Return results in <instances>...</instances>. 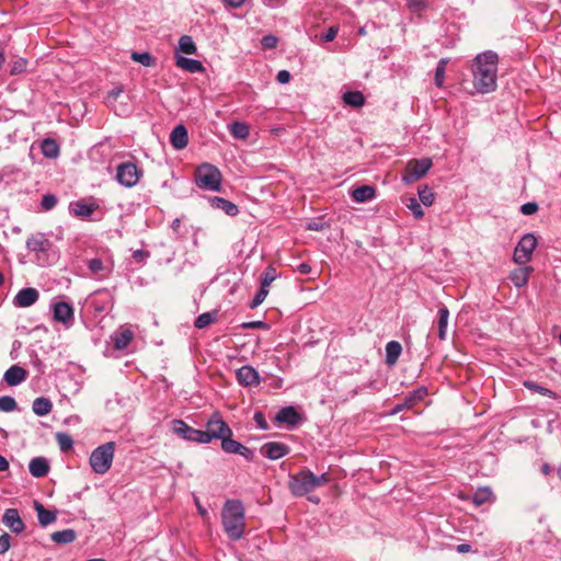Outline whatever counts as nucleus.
I'll return each instance as SVG.
<instances>
[{
  "instance_id": "f257e3e1",
  "label": "nucleus",
  "mask_w": 561,
  "mask_h": 561,
  "mask_svg": "<svg viewBox=\"0 0 561 561\" xmlns=\"http://www.w3.org/2000/svg\"><path fill=\"white\" fill-rule=\"evenodd\" d=\"M499 56L492 50L477 55L471 67L473 87L481 94L491 93L497 87Z\"/></svg>"
},
{
  "instance_id": "f03ea898",
  "label": "nucleus",
  "mask_w": 561,
  "mask_h": 561,
  "mask_svg": "<svg viewBox=\"0 0 561 561\" xmlns=\"http://www.w3.org/2000/svg\"><path fill=\"white\" fill-rule=\"evenodd\" d=\"M222 528L232 541L240 540L245 531V510L240 500H227L221 510Z\"/></svg>"
},
{
  "instance_id": "7ed1b4c3",
  "label": "nucleus",
  "mask_w": 561,
  "mask_h": 561,
  "mask_svg": "<svg viewBox=\"0 0 561 561\" xmlns=\"http://www.w3.org/2000/svg\"><path fill=\"white\" fill-rule=\"evenodd\" d=\"M115 447L116 445L114 442H107L100 445L91 453L89 463L94 473L104 474L111 469L114 459Z\"/></svg>"
},
{
  "instance_id": "20e7f679",
  "label": "nucleus",
  "mask_w": 561,
  "mask_h": 561,
  "mask_svg": "<svg viewBox=\"0 0 561 561\" xmlns=\"http://www.w3.org/2000/svg\"><path fill=\"white\" fill-rule=\"evenodd\" d=\"M222 175L219 169L210 163L199 165L195 171V183L202 190L219 192Z\"/></svg>"
},
{
  "instance_id": "39448f33",
  "label": "nucleus",
  "mask_w": 561,
  "mask_h": 561,
  "mask_svg": "<svg viewBox=\"0 0 561 561\" xmlns=\"http://www.w3.org/2000/svg\"><path fill=\"white\" fill-rule=\"evenodd\" d=\"M313 473L309 469H304L296 474L289 476L288 489L295 496H304L312 491Z\"/></svg>"
},
{
  "instance_id": "423d86ee",
  "label": "nucleus",
  "mask_w": 561,
  "mask_h": 561,
  "mask_svg": "<svg viewBox=\"0 0 561 561\" xmlns=\"http://www.w3.org/2000/svg\"><path fill=\"white\" fill-rule=\"evenodd\" d=\"M431 167L432 160L430 158L411 160L405 167L404 173L402 175V181L405 184L416 182L427 173Z\"/></svg>"
},
{
  "instance_id": "0eeeda50",
  "label": "nucleus",
  "mask_w": 561,
  "mask_h": 561,
  "mask_svg": "<svg viewBox=\"0 0 561 561\" xmlns=\"http://www.w3.org/2000/svg\"><path fill=\"white\" fill-rule=\"evenodd\" d=\"M537 247V239L531 233H526L517 243L513 260L519 265H524L531 260L534 250Z\"/></svg>"
},
{
  "instance_id": "6e6552de",
  "label": "nucleus",
  "mask_w": 561,
  "mask_h": 561,
  "mask_svg": "<svg viewBox=\"0 0 561 561\" xmlns=\"http://www.w3.org/2000/svg\"><path fill=\"white\" fill-rule=\"evenodd\" d=\"M204 434L208 436L207 443H210L214 438L221 439L227 435H232V430L218 413H215L207 421Z\"/></svg>"
},
{
  "instance_id": "1a4fd4ad",
  "label": "nucleus",
  "mask_w": 561,
  "mask_h": 561,
  "mask_svg": "<svg viewBox=\"0 0 561 561\" xmlns=\"http://www.w3.org/2000/svg\"><path fill=\"white\" fill-rule=\"evenodd\" d=\"M141 175V171L133 162H123L117 167L116 180L125 187L135 186Z\"/></svg>"
},
{
  "instance_id": "9d476101",
  "label": "nucleus",
  "mask_w": 561,
  "mask_h": 561,
  "mask_svg": "<svg viewBox=\"0 0 561 561\" xmlns=\"http://www.w3.org/2000/svg\"><path fill=\"white\" fill-rule=\"evenodd\" d=\"M172 431L186 440L207 444L208 436L204 431L193 428L182 420L172 421Z\"/></svg>"
},
{
  "instance_id": "9b49d317",
  "label": "nucleus",
  "mask_w": 561,
  "mask_h": 561,
  "mask_svg": "<svg viewBox=\"0 0 561 561\" xmlns=\"http://www.w3.org/2000/svg\"><path fill=\"white\" fill-rule=\"evenodd\" d=\"M75 311L72 306L66 301H58L53 305V318L56 322L69 327L73 321Z\"/></svg>"
},
{
  "instance_id": "f8f14e48",
  "label": "nucleus",
  "mask_w": 561,
  "mask_h": 561,
  "mask_svg": "<svg viewBox=\"0 0 561 561\" xmlns=\"http://www.w3.org/2000/svg\"><path fill=\"white\" fill-rule=\"evenodd\" d=\"M289 451V446L279 442H267L260 448L261 455L271 460L280 459L288 455Z\"/></svg>"
},
{
  "instance_id": "ddd939ff",
  "label": "nucleus",
  "mask_w": 561,
  "mask_h": 561,
  "mask_svg": "<svg viewBox=\"0 0 561 561\" xmlns=\"http://www.w3.org/2000/svg\"><path fill=\"white\" fill-rule=\"evenodd\" d=\"M238 382L243 387L257 386L261 381L256 369L250 365H244L236 371Z\"/></svg>"
},
{
  "instance_id": "4468645a",
  "label": "nucleus",
  "mask_w": 561,
  "mask_h": 561,
  "mask_svg": "<svg viewBox=\"0 0 561 561\" xmlns=\"http://www.w3.org/2000/svg\"><path fill=\"white\" fill-rule=\"evenodd\" d=\"M38 298L39 293L37 289L33 287H26L19 290V293L15 295L13 299V304L15 307L26 308L34 305L38 300Z\"/></svg>"
},
{
  "instance_id": "2eb2a0df",
  "label": "nucleus",
  "mask_w": 561,
  "mask_h": 561,
  "mask_svg": "<svg viewBox=\"0 0 561 561\" xmlns=\"http://www.w3.org/2000/svg\"><path fill=\"white\" fill-rule=\"evenodd\" d=\"M2 523L14 534H21L25 529V524L16 508L5 510L2 516Z\"/></svg>"
},
{
  "instance_id": "dca6fc26",
  "label": "nucleus",
  "mask_w": 561,
  "mask_h": 561,
  "mask_svg": "<svg viewBox=\"0 0 561 561\" xmlns=\"http://www.w3.org/2000/svg\"><path fill=\"white\" fill-rule=\"evenodd\" d=\"M275 420L293 428L301 422V415L294 407H285L277 412Z\"/></svg>"
},
{
  "instance_id": "f3484780",
  "label": "nucleus",
  "mask_w": 561,
  "mask_h": 561,
  "mask_svg": "<svg viewBox=\"0 0 561 561\" xmlns=\"http://www.w3.org/2000/svg\"><path fill=\"white\" fill-rule=\"evenodd\" d=\"M170 142L176 150L184 149L188 144V135L184 125H176L170 134Z\"/></svg>"
},
{
  "instance_id": "a211bd4d",
  "label": "nucleus",
  "mask_w": 561,
  "mask_h": 561,
  "mask_svg": "<svg viewBox=\"0 0 561 561\" xmlns=\"http://www.w3.org/2000/svg\"><path fill=\"white\" fill-rule=\"evenodd\" d=\"M27 377V371L19 365L11 366L3 376V380L8 386H18Z\"/></svg>"
},
{
  "instance_id": "6ab92c4d",
  "label": "nucleus",
  "mask_w": 561,
  "mask_h": 561,
  "mask_svg": "<svg viewBox=\"0 0 561 561\" xmlns=\"http://www.w3.org/2000/svg\"><path fill=\"white\" fill-rule=\"evenodd\" d=\"M209 203L213 208L220 209L230 217H236L239 214V207L224 197L213 196L209 198Z\"/></svg>"
},
{
  "instance_id": "aec40b11",
  "label": "nucleus",
  "mask_w": 561,
  "mask_h": 561,
  "mask_svg": "<svg viewBox=\"0 0 561 561\" xmlns=\"http://www.w3.org/2000/svg\"><path fill=\"white\" fill-rule=\"evenodd\" d=\"M50 241L43 233L32 234L26 240V248L31 252H47Z\"/></svg>"
},
{
  "instance_id": "412c9836",
  "label": "nucleus",
  "mask_w": 561,
  "mask_h": 561,
  "mask_svg": "<svg viewBox=\"0 0 561 561\" xmlns=\"http://www.w3.org/2000/svg\"><path fill=\"white\" fill-rule=\"evenodd\" d=\"M34 510L37 513L38 523L43 527L50 525L57 518V513L55 511L46 510L44 505L38 501H34Z\"/></svg>"
},
{
  "instance_id": "4be33fe9",
  "label": "nucleus",
  "mask_w": 561,
  "mask_h": 561,
  "mask_svg": "<svg viewBox=\"0 0 561 561\" xmlns=\"http://www.w3.org/2000/svg\"><path fill=\"white\" fill-rule=\"evenodd\" d=\"M28 470L35 478L45 477L49 471L48 461L44 457H35L30 461Z\"/></svg>"
},
{
  "instance_id": "5701e85b",
  "label": "nucleus",
  "mask_w": 561,
  "mask_h": 561,
  "mask_svg": "<svg viewBox=\"0 0 561 561\" xmlns=\"http://www.w3.org/2000/svg\"><path fill=\"white\" fill-rule=\"evenodd\" d=\"M175 65L191 73L203 72L205 70L203 64L197 59H191L183 56H176Z\"/></svg>"
},
{
  "instance_id": "b1692460",
  "label": "nucleus",
  "mask_w": 561,
  "mask_h": 561,
  "mask_svg": "<svg viewBox=\"0 0 561 561\" xmlns=\"http://www.w3.org/2000/svg\"><path fill=\"white\" fill-rule=\"evenodd\" d=\"M533 272V268L529 266L519 267L511 272L510 280L514 284L515 287H524L528 283L529 274Z\"/></svg>"
},
{
  "instance_id": "393cba45",
  "label": "nucleus",
  "mask_w": 561,
  "mask_h": 561,
  "mask_svg": "<svg viewBox=\"0 0 561 561\" xmlns=\"http://www.w3.org/2000/svg\"><path fill=\"white\" fill-rule=\"evenodd\" d=\"M376 190L370 185H362L352 191V198L357 203H364L375 197Z\"/></svg>"
},
{
  "instance_id": "a878e982",
  "label": "nucleus",
  "mask_w": 561,
  "mask_h": 561,
  "mask_svg": "<svg viewBox=\"0 0 561 561\" xmlns=\"http://www.w3.org/2000/svg\"><path fill=\"white\" fill-rule=\"evenodd\" d=\"M427 388L422 386L417 389L410 392L408 396L403 399V407H407L408 409H412L416 404H419L426 396H427Z\"/></svg>"
},
{
  "instance_id": "bb28decb",
  "label": "nucleus",
  "mask_w": 561,
  "mask_h": 561,
  "mask_svg": "<svg viewBox=\"0 0 561 561\" xmlns=\"http://www.w3.org/2000/svg\"><path fill=\"white\" fill-rule=\"evenodd\" d=\"M133 339H134V333L129 329H124L118 332H115L112 336V340L114 342V346L116 350L126 348Z\"/></svg>"
},
{
  "instance_id": "cd10ccee",
  "label": "nucleus",
  "mask_w": 561,
  "mask_h": 561,
  "mask_svg": "<svg viewBox=\"0 0 561 561\" xmlns=\"http://www.w3.org/2000/svg\"><path fill=\"white\" fill-rule=\"evenodd\" d=\"M50 539L57 545L71 543L77 539V533L73 529H64L50 535Z\"/></svg>"
},
{
  "instance_id": "c85d7f7f",
  "label": "nucleus",
  "mask_w": 561,
  "mask_h": 561,
  "mask_svg": "<svg viewBox=\"0 0 561 561\" xmlns=\"http://www.w3.org/2000/svg\"><path fill=\"white\" fill-rule=\"evenodd\" d=\"M33 412L38 416H45L53 410V403L48 398L39 397L33 401Z\"/></svg>"
},
{
  "instance_id": "c756f323",
  "label": "nucleus",
  "mask_w": 561,
  "mask_h": 561,
  "mask_svg": "<svg viewBox=\"0 0 561 561\" xmlns=\"http://www.w3.org/2000/svg\"><path fill=\"white\" fill-rule=\"evenodd\" d=\"M402 352V346L397 341H390L386 345V363L390 366L398 362V358Z\"/></svg>"
},
{
  "instance_id": "7c9ffc66",
  "label": "nucleus",
  "mask_w": 561,
  "mask_h": 561,
  "mask_svg": "<svg viewBox=\"0 0 561 561\" xmlns=\"http://www.w3.org/2000/svg\"><path fill=\"white\" fill-rule=\"evenodd\" d=\"M70 209L76 216L88 218L95 211L96 206L84 202H76L70 204Z\"/></svg>"
},
{
  "instance_id": "2f4dec72",
  "label": "nucleus",
  "mask_w": 561,
  "mask_h": 561,
  "mask_svg": "<svg viewBox=\"0 0 561 561\" xmlns=\"http://www.w3.org/2000/svg\"><path fill=\"white\" fill-rule=\"evenodd\" d=\"M342 99L346 105L352 107H362L365 104V96L360 91H347Z\"/></svg>"
},
{
  "instance_id": "473e14b6",
  "label": "nucleus",
  "mask_w": 561,
  "mask_h": 561,
  "mask_svg": "<svg viewBox=\"0 0 561 561\" xmlns=\"http://www.w3.org/2000/svg\"><path fill=\"white\" fill-rule=\"evenodd\" d=\"M493 497L492 490L488 486L479 488L471 496V501L476 506H481L491 502Z\"/></svg>"
},
{
  "instance_id": "72a5a7b5",
  "label": "nucleus",
  "mask_w": 561,
  "mask_h": 561,
  "mask_svg": "<svg viewBox=\"0 0 561 561\" xmlns=\"http://www.w3.org/2000/svg\"><path fill=\"white\" fill-rule=\"evenodd\" d=\"M449 311L447 307H442L438 310V337L444 341L446 339L447 333V324H448Z\"/></svg>"
},
{
  "instance_id": "f704fd0d",
  "label": "nucleus",
  "mask_w": 561,
  "mask_h": 561,
  "mask_svg": "<svg viewBox=\"0 0 561 561\" xmlns=\"http://www.w3.org/2000/svg\"><path fill=\"white\" fill-rule=\"evenodd\" d=\"M229 131L236 139H245L250 134V128L243 122H233L229 125Z\"/></svg>"
},
{
  "instance_id": "c9c22d12",
  "label": "nucleus",
  "mask_w": 561,
  "mask_h": 561,
  "mask_svg": "<svg viewBox=\"0 0 561 561\" xmlns=\"http://www.w3.org/2000/svg\"><path fill=\"white\" fill-rule=\"evenodd\" d=\"M42 152L46 158H56L59 154V147L51 138H46L41 145Z\"/></svg>"
},
{
  "instance_id": "e433bc0d",
  "label": "nucleus",
  "mask_w": 561,
  "mask_h": 561,
  "mask_svg": "<svg viewBox=\"0 0 561 561\" xmlns=\"http://www.w3.org/2000/svg\"><path fill=\"white\" fill-rule=\"evenodd\" d=\"M278 276L276 268L273 265H268L261 274L260 286L268 289L272 282H274Z\"/></svg>"
},
{
  "instance_id": "4c0bfd02",
  "label": "nucleus",
  "mask_w": 561,
  "mask_h": 561,
  "mask_svg": "<svg viewBox=\"0 0 561 561\" xmlns=\"http://www.w3.org/2000/svg\"><path fill=\"white\" fill-rule=\"evenodd\" d=\"M221 448L227 454H238L241 448V443L232 439V435H227L221 439Z\"/></svg>"
},
{
  "instance_id": "58836bf2",
  "label": "nucleus",
  "mask_w": 561,
  "mask_h": 561,
  "mask_svg": "<svg viewBox=\"0 0 561 561\" xmlns=\"http://www.w3.org/2000/svg\"><path fill=\"white\" fill-rule=\"evenodd\" d=\"M179 49L184 54L193 55L196 53L197 47L191 36L182 35L179 39Z\"/></svg>"
},
{
  "instance_id": "ea45409f",
  "label": "nucleus",
  "mask_w": 561,
  "mask_h": 561,
  "mask_svg": "<svg viewBox=\"0 0 561 561\" xmlns=\"http://www.w3.org/2000/svg\"><path fill=\"white\" fill-rule=\"evenodd\" d=\"M56 440L58 446L62 453H68L73 447V439L70 434L65 432H59L56 434Z\"/></svg>"
},
{
  "instance_id": "a19ab883",
  "label": "nucleus",
  "mask_w": 561,
  "mask_h": 561,
  "mask_svg": "<svg viewBox=\"0 0 561 561\" xmlns=\"http://www.w3.org/2000/svg\"><path fill=\"white\" fill-rule=\"evenodd\" d=\"M417 193H419V198L423 205H425V206L433 205V203L435 201V194L427 185L420 186L417 190Z\"/></svg>"
},
{
  "instance_id": "79ce46f5",
  "label": "nucleus",
  "mask_w": 561,
  "mask_h": 561,
  "mask_svg": "<svg viewBox=\"0 0 561 561\" xmlns=\"http://www.w3.org/2000/svg\"><path fill=\"white\" fill-rule=\"evenodd\" d=\"M87 265H88L89 271L92 274L99 275L100 277L105 276L104 272L106 268L101 259H99V257L91 259L88 261Z\"/></svg>"
},
{
  "instance_id": "37998d69",
  "label": "nucleus",
  "mask_w": 561,
  "mask_h": 561,
  "mask_svg": "<svg viewBox=\"0 0 561 561\" xmlns=\"http://www.w3.org/2000/svg\"><path fill=\"white\" fill-rule=\"evenodd\" d=\"M447 64H448V59L442 58L438 61L437 67L435 69V84L438 88H443V85H444L445 71H446Z\"/></svg>"
},
{
  "instance_id": "c03bdc74",
  "label": "nucleus",
  "mask_w": 561,
  "mask_h": 561,
  "mask_svg": "<svg viewBox=\"0 0 561 561\" xmlns=\"http://www.w3.org/2000/svg\"><path fill=\"white\" fill-rule=\"evenodd\" d=\"M215 321V316L210 312H204L199 314L194 322L195 328L204 329L210 325Z\"/></svg>"
},
{
  "instance_id": "a18cd8bd",
  "label": "nucleus",
  "mask_w": 561,
  "mask_h": 561,
  "mask_svg": "<svg viewBox=\"0 0 561 561\" xmlns=\"http://www.w3.org/2000/svg\"><path fill=\"white\" fill-rule=\"evenodd\" d=\"M131 59L146 67H150L154 64V58L149 53H136L131 54Z\"/></svg>"
},
{
  "instance_id": "49530a36",
  "label": "nucleus",
  "mask_w": 561,
  "mask_h": 561,
  "mask_svg": "<svg viewBox=\"0 0 561 561\" xmlns=\"http://www.w3.org/2000/svg\"><path fill=\"white\" fill-rule=\"evenodd\" d=\"M16 409V401L13 397L2 396L0 397V411L12 412Z\"/></svg>"
},
{
  "instance_id": "de8ad7c7",
  "label": "nucleus",
  "mask_w": 561,
  "mask_h": 561,
  "mask_svg": "<svg viewBox=\"0 0 561 561\" xmlns=\"http://www.w3.org/2000/svg\"><path fill=\"white\" fill-rule=\"evenodd\" d=\"M407 207L412 211L416 219H421L424 216V211L416 198L411 197L407 204Z\"/></svg>"
},
{
  "instance_id": "09e8293b",
  "label": "nucleus",
  "mask_w": 561,
  "mask_h": 561,
  "mask_svg": "<svg viewBox=\"0 0 561 561\" xmlns=\"http://www.w3.org/2000/svg\"><path fill=\"white\" fill-rule=\"evenodd\" d=\"M268 291H270V289L260 286L259 291L255 294L254 298L250 302V308L254 309V308L259 307L267 297Z\"/></svg>"
},
{
  "instance_id": "8fccbe9b",
  "label": "nucleus",
  "mask_w": 561,
  "mask_h": 561,
  "mask_svg": "<svg viewBox=\"0 0 561 561\" xmlns=\"http://www.w3.org/2000/svg\"><path fill=\"white\" fill-rule=\"evenodd\" d=\"M268 291H270V289L260 286L259 291L255 294L254 298L250 302V308L254 309V308L259 307L267 297Z\"/></svg>"
},
{
  "instance_id": "3c124183",
  "label": "nucleus",
  "mask_w": 561,
  "mask_h": 561,
  "mask_svg": "<svg viewBox=\"0 0 561 561\" xmlns=\"http://www.w3.org/2000/svg\"><path fill=\"white\" fill-rule=\"evenodd\" d=\"M57 197L54 194H46L42 197L41 206L44 210H51L57 205Z\"/></svg>"
},
{
  "instance_id": "603ef678",
  "label": "nucleus",
  "mask_w": 561,
  "mask_h": 561,
  "mask_svg": "<svg viewBox=\"0 0 561 561\" xmlns=\"http://www.w3.org/2000/svg\"><path fill=\"white\" fill-rule=\"evenodd\" d=\"M27 60L24 58H20L15 60L11 67V75H20L26 70Z\"/></svg>"
},
{
  "instance_id": "864d4df0",
  "label": "nucleus",
  "mask_w": 561,
  "mask_h": 561,
  "mask_svg": "<svg viewBox=\"0 0 561 561\" xmlns=\"http://www.w3.org/2000/svg\"><path fill=\"white\" fill-rule=\"evenodd\" d=\"M278 39L274 35H265L261 39V44L265 49H273L277 46Z\"/></svg>"
},
{
  "instance_id": "5fc2aeb1",
  "label": "nucleus",
  "mask_w": 561,
  "mask_h": 561,
  "mask_svg": "<svg viewBox=\"0 0 561 561\" xmlns=\"http://www.w3.org/2000/svg\"><path fill=\"white\" fill-rule=\"evenodd\" d=\"M407 5L412 12H421L426 8L425 0H407Z\"/></svg>"
},
{
  "instance_id": "6e6d98bb",
  "label": "nucleus",
  "mask_w": 561,
  "mask_h": 561,
  "mask_svg": "<svg viewBox=\"0 0 561 561\" xmlns=\"http://www.w3.org/2000/svg\"><path fill=\"white\" fill-rule=\"evenodd\" d=\"M10 546H11V537L9 534L3 533L0 536V554L5 553L10 549Z\"/></svg>"
},
{
  "instance_id": "4d7b16f0",
  "label": "nucleus",
  "mask_w": 561,
  "mask_h": 561,
  "mask_svg": "<svg viewBox=\"0 0 561 561\" xmlns=\"http://www.w3.org/2000/svg\"><path fill=\"white\" fill-rule=\"evenodd\" d=\"M538 210V205L535 202H528L522 205L520 211L524 215H533Z\"/></svg>"
},
{
  "instance_id": "13d9d810",
  "label": "nucleus",
  "mask_w": 561,
  "mask_h": 561,
  "mask_svg": "<svg viewBox=\"0 0 561 561\" xmlns=\"http://www.w3.org/2000/svg\"><path fill=\"white\" fill-rule=\"evenodd\" d=\"M525 387L528 388V389H531L538 393H541V394H548V393H551V391L542 386H539L537 385L536 382L534 381H525L524 382Z\"/></svg>"
},
{
  "instance_id": "bf43d9fd",
  "label": "nucleus",
  "mask_w": 561,
  "mask_h": 561,
  "mask_svg": "<svg viewBox=\"0 0 561 561\" xmlns=\"http://www.w3.org/2000/svg\"><path fill=\"white\" fill-rule=\"evenodd\" d=\"M312 480H313V486H314V490H316L317 488L329 483L330 478H329L328 473H322L321 476L313 474V479Z\"/></svg>"
},
{
  "instance_id": "052dcab7",
  "label": "nucleus",
  "mask_w": 561,
  "mask_h": 561,
  "mask_svg": "<svg viewBox=\"0 0 561 561\" xmlns=\"http://www.w3.org/2000/svg\"><path fill=\"white\" fill-rule=\"evenodd\" d=\"M337 27L336 26H330L325 34H323L322 38L324 42H332L336 35H337Z\"/></svg>"
},
{
  "instance_id": "680f3d73",
  "label": "nucleus",
  "mask_w": 561,
  "mask_h": 561,
  "mask_svg": "<svg viewBox=\"0 0 561 561\" xmlns=\"http://www.w3.org/2000/svg\"><path fill=\"white\" fill-rule=\"evenodd\" d=\"M149 255L150 253L144 250H136L133 252V259L138 263L144 262L147 257H149Z\"/></svg>"
},
{
  "instance_id": "e2e57ef3",
  "label": "nucleus",
  "mask_w": 561,
  "mask_h": 561,
  "mask_svg": "<svg viewBox=\"0 0 561 561\" xmlns=\"http://www.w3.org/2000/svg\"><path fill=\"white\" fill-rule=\"evenodd\" d=\"M237 455H241L247 460L252 461L254 459V451L244 445H241L240 451Z\"/></svg>"
},
{
  "instance_id": "0e129e2a",
  "label": "nucleus",
  "mask_w": 561,
  "mask_h": 561,
  "mask_svg": "<svg viewBox=\"0 0 561 561\" xmlns=\"http://www.w3.org/2000/svg\"><path fill=\"white\" fill-rule=\"evenodd\" d=\"M237 455H241L247 460L252 461L254 459V451L244 445H241L240 451Z\"/></svg>"
},
{
  "instance_id": "69168bd1",
  "label": "nucleus",
  "mask_w": 561,
  "mask_h": 561,
  "mask_svg": "<svg viewBox=\"0 0 561 561\" xmlns=\"http://www.w3.org/2000/svg\"><path fill=\"white\" fill-rule=\"evenodd\" d=\"M290 78H291V76H290L289 71H287V70L278 71L277 77H276L277 81L282 84L288 83L290 81Z\"/></svg>"
},
{
  "instance_id": "338daca9",
  "label": "nucleus",
  "mask_w": 561,
  "mask_h": 561,
  "mask_svg": "<svg viewBox=\"0 0 561 561\" xmlns=\"http://www.w3.org/2000/svg\"><path fill=\"white\" fill-rule=\"evenodd\" d=\"M254 421L256 422V424L260 428H262V430L267 428V423H266L265 417L262 412H256L254 414Z\"/></svg>"
},
{
  "instance_id": "774afa93",
  "label": "nucleus",
  "mask_w": 561,
  "mask_h": 561,
  "mask_svg": "<svg viewBox=\"0 0 561 561\" xmlns=\"http://www.w3.org/2000/svg\"><path fill=\"white\" fill-rule=\"evenodd\" d=\"M123 92V89L121 87H116L114 89H112L108 93H107V101L111 103L112 101H116L118 99V96L122 94Z\"/></svg>"
}]
</instances>
